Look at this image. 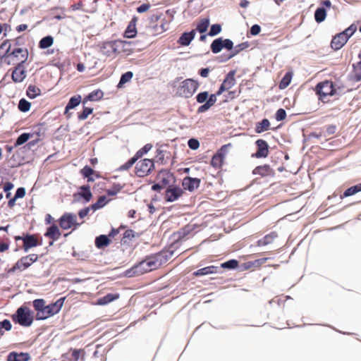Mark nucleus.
I'll return each instance as SVG.
<instances>
[{
  "instance_id": "obj_1",
  "label": "nucleus",
  "mask_w": 361,
  "mask_h": 361,
  "mask_svg": "<svg viewBox=\"0 0 361 361\" xmlns=\"http://www.w3.org/2000/svg\"><path fill=\"white\" fill-rule=\"evenodd\" d=\"M45 135V128L42 124H40L35 127L33 132L30 133H23L17 139L15 145H21L26 142L30 137L35 138V140L30 142V145H34V142L39 140H42Z\"/></svg>"
},
{
  "instance_id": "obj_2",
  "label": "nucleus",
  "mask_w": 361,
  "mask_h": 361,
  "mask_svg": "<svg viewBox=\"0 0 361 361\" xmlns=\"http://www.w3.org/2000/svg\"><path fill=\"white\" fill-rule=\"evenodd\" d=\"M199 87L197 81L192 79H186L182 81L177 88V94L185 98L191 97Z\"/></svg>"
},
{
  "instance_id": "obj_3",
  "label": "nucleus",
  "mask_w": 361,
  "mask_h": 361,
  "mask_svg": "<svg viewBox=\"0 0 361 361\" xmlns=\"http://www.w3.org/2000/svg\"><path fill=\"white\" fill-rule=\"evenodd\" d=\"M13 319L23 326H30L33 321L31 310L25 306L19 307L16 313L13 316Z\"/></svg>"
},
{
  "instance_id": "obj_4",
  "label": "nucleus",
  "mask_w": 361,
  "mask_h": 361,
  "mask_svg": "<svg viewBox=\"0 0 361 361\" xmlns=\"http://www.w3.org/2000/svg\"><path fill=\"white\" fill-rule=\"evenodd\" d=\"M316 90L322 100H324L328 96L333 95L335 92L332 82L329 80L317 84Z\"/></svg>"
},
{
  "instance_id": "obj_5",
  "label": "nucleus",
  "mask_w": 361,
  "mask_h": 361,
  "mask_svg": "<svg viewBox=\"0 0 361 361\" xmlns=\"http://www.w3.org/2000/svg\"><path fill=\"white\" fill-rule=\"evenodd\" d=\"M154 163L152 160L145 159L139 161L135 166V173L139 177H144L147 175L153 169Z\"/></svg>"
},
{
  "instance_id": "obj_6",
  "label": "nucleus",
  "mask_w": 361,
  "mask_h": 361,
  "mask_svg": "<svg viewBox=\"0 0 361 361\" xmlns=\"http://www.w3.org/2000/svg\"><path fill=\"white\" fill-rule=\"evenodd\" d=\"M146 259L142 260L137 264L135 265L130 269L126 271V275L128 277H133L136 275H141L146 272L151 271Z\"/></svg>"
},
{
  "instance_id": "obj_7",
  "label": "nucleus",
  "mask_w": 361,
  "mask_h": 361,
  "mask_svg": "<svg viewBox=\"0 0 361 361\" xmlns=\"http://www.w3.org/2000/svg\"><path fill=\"white\" fill-rule=\"evenodd\" d=\"M77 216L72 213H66L60 218V226L67 230L73 226H79L80 224L77 223Z\"/></svg>"
},
{
  "instance_id": "obj_8",
  "label": "nucleus",
  "mask_w": 361,
  "mask_h": 361,
  "mask_svg": "<svg viewBox=\"0 0 361 361\" xmlns=\"http://www.w3.org/2000/svg\"><path fill=\"white\" fill-rule=\"evenodd\" d=\"M8 57L13 63H16L18 65L23 64L27 59L28 51L25 49L17 48L10 53Z\"/></svg>"
},
{
  "instance_id": "obj_9",
  "label": "nucleus",
  "mask_w": 361,
  "mask_h": 361,
  "mask_svg": "<svg viewBox=\"0 0 361 361\" xmlns=\"http://www.w3.org/2000/svg\"><path fill=\"white\" fill-rule=\"evenodd\" d=\"M256 145L257 147V150L253 156L257 158L267 157L269 154V146L267 142L264 140L259 139L256 141Z\"/></svg>"
},
{
  "instance_id": "obj_10",
  "label": "nucleus",
  "mask_w": 361,
  "mask_h": 361,
  "mask_svg": "<svg viewBox=\"0 0 361 361\" xmlns=\"http://www.w3.org/2000/svg\"><path fill=\"white\" fill-rule=\"evenodd\" d=\"M183 194V190L178 187H170L166 191L165 199L167 202H173L177 200Z\"/></svg>"
},
{
  "instance_id": "obj_11",
  "label": "nucleus",
  "mask_w": 361,
  "mask_h": 361,
  "mask_svg": "<svg viewBox=\"0 0 361 361\" xmlns=\"http://www.w3.org/2000/svg\"><path fill=\"white\" fill-rule=\"evenodd\" d=\"M33 307L37 312L36 319L41 320L45 319V302L43 299H37L33 301Z\"/></svg>"
},
{
  "instance_id": "obj_12",
  "label": "nucleus",
  "mask_w": 361,
  "mask_h": 361,
  "mask_svg": "<svg viewBox=\"0 0 361 361\" xmlns=\"http://www.w3.org/2000/svg\"><path fill=\"white\" fill-rule=\"evenodd\" d=\"M348 40L347 37H345L343 33L340 32L332 39L331 47L334 50H338L345 44Z\"/></svg>"
},
{
  "instance_id": "obj_13",
  "label": "nucleus",
  "mask_w": 361,
  "mask_h": 361,
  "mask_svg": "<svg viewBox=\"0 0 361 361\" xmlns=\"http://www.w3.org/2000/svg\"><path fill=\"white\" fill-rule=\"evenodd\" d=\"M200 183V180L197 178L185 177L183 180V187L190 192L197 189Z\"/></svg>"
},
{
  "instance_id": "obj_14",
  "label": "nucleus",
  "mask_w": 361,
  "mask_h": 361,
  "mask_svg": "<svg viewBox=\"0 0 361 361\" xmlns=\"http://www.w3.org/2000/svg\"><path fill=\"white\" fill-rule=\"evenodd\" d=\"M101 51L106 56H111L113 54H116L115 40L103 43L101 47Z\"/></svg>"
},
{
  "instance_id": "obj_15",
  "label": "nucleus",
  "mask_w": 361,
  "mask_h": 361,
  "mask_svg": "<svg viewBox=\"0 0 361 361\" xmlns=\"http://www.w3.org/2000/svg\"><path fill=\"white\" fill-rule=\"evenodd\" d=\"M64 301V298L59 299L56 302L47 305V318L58 313L61 309Z\"/></svg>"
},
{
  "instance_id": "obj_16",
  "label": "nucleus",
  "mask_w": 361,
  "mask_h": 361,
  "mask_svg": "<svg viewBox=\"0 0 361 361\" xmlns=\"http://www.w3.org/2000/svg\"><path fill=\"white\" fill-rule=\"evenodd\" d=\"M116 54L121 53L128 54L130 51L131 42L123 40H115Z\"/></svg>"
},
{
  "instance_id": "obj_17",
  "label": "nucleus",
  "mask_w": 361,
  "mask_h": 361,
  "mask_svg": "<svg viewBox=\"0 0 361 361\" xmlns=\"http://www.w3.org/2000/svg\"><path fill=\"white\" fill-rule=\"evenodd\" d=\"M161 255L159 254L149 256L145 259L152 271L157 269L161 264Z\"/></svg>"
},
{
  "instance_id": "obj_18",
  "label": "nucleus",
  "mask_w": 361,
  "mask_h": 361,
  "mask_svg": "<svg viewBox=\"0 0 361 361\" xmlns=\"http://www.w3.org/2000/svg\"><path fill=\"white\" fill-rule=\"evenodd\" d=\"M25 72L22 64L18 65L12 73V78L15 82H20L25 78Z\"/></svg>"
},
{
  "instance_id": "obj_19",
  "label": "nucleus",
  "mask_w": 361,
  "mask_h": 361,
  "mask_svg": "<svg viewBox=\"0 0 361 361\" xmlns=\"http://www.w3.org/2000/svg\"><path fill=\"white\" fill-rule=\"evenodd\" d=\"M195 30H192L188 32H184L180 37L178 42L183 46H188L195 36Z\"/></svg>"
},
{
  "instance_id": "obj_20",
  "label": "nucleus",
  "mask_w": 361,
  "mask_h": 361,
  "mask_svg": "<svg viewBox=\"0 0 361 361\" xmlns=\"http://www.w3.org/2000/svg\"><path fill=\"white\" fill-rule=\"evenodd\" d=\"M61 235L59 228L56 226H51L47 231V237L52 239L51 241L49 242V245H52L54 241L57 240Z\"/></svg>"
},
{
  "instance_id": "obj_21",
  "label": "nucleus",
  "mask_w": 361,
  "mask_h": 361,
  "mask_svg": "<svg viewBox=\"0 0 361 361\" xmlns=\"http://www.w3.org/2000/svg\"><path fill=\"white\" fill-rule=\"evenodd\" d=\"M219 269V268L218 267L209 266L198 269L197 271H195L193 274L196 276H200L211 274H215L218 272Z\"/></svg>"
},
{
  "instance_id": "obj_22",
  "label": "nucleus",
  "mask_w": 361,
  "mask_h": 361,
  "mask_svg": "<svg viewBox=\"0 0 361 361\" xmlns=\"http://www.w3.org/2000/svg\"><path fill=\"white\" fill-rule=\"evenodd\" d=\"M235 71H230L226 78L224 80L222 85L227 89L229 90L231 87H233L235 84Z\"/></svg>"
},
{
  "instance_id": "obj_23",
  "label": "nucleus",
  "mask_w": 361,
  "mask_h": 361,
  "mask_svg": "<svg viewBox=\"0 0 361 361\" xmlns=\"http://www.w3.org/2000/svg\"><path fill=\"white\" fill-rule=\"evenodd\" d=\"M230 146V145H224L221 149V152L225 150V149ZM223 159H224V157H223V154H222V152H219L217 154H215L212 159V161H211V164L212 165L214 166V167H216V168H219L221 166L222 164V162H223Z\"/></svg>"
},
{
  "instance_id": "obj_24",
  "label": "nucleus",
  "mask_w": 361,
  "mask_h": 361,
  "mask_svg": "<svg viewBox=\"0 0 361 361\" xmlns=\"http://www.w3.org/2000/svg\"><path fill=\"white\" fill-rule=\"evenodd\" d=\"M81 102V96L80 95H75L73 97H72L66 108H65V114H68L69 110L71 109H73L74 108H75L76 106H78Z\"/></svg>"
},
{
  "instance_id": "obj_25",
  "label": "nucleus",
  "mask_w": 361,
  "mask_h": 361,
  "mask_svg": "<svg viewBox=\"0 0 361 361\" xmlns=\"http://www.w3.org/2000/svg\"><path fill=\"white\" fill-rule=\"evenodd\" d=\"M29 355L27 353H11L7 357V361H27Z\"/></svg>"
},
{
  "instance_id": "obj_26",
  "label": "nucleus",
  "mask_w": 361,
  "mask_h": 361,
  "mask_svg": "<svg viewBox=\"0 0 361 361\" xmlns=\"http://www.w3.org/2000/svg\"><path fill=\"white\" fill-rule=\"evenodd\" d=\"M110 243V240L106 235H100L95 239V245L97 248H102Z\"/></svg>"
},
{
  "instance_id": "obj_27",
  "label": "nucleus",
  "mask_w": 361,
  "mask_h": 361,
  "mask_svg": "<svg viewBox=\"0 0 361 361\" xmlns=\"http://www.w3.org/2000/svg\"><path fill=\"white\" fill-rule=\"evenodd\" d=\"M271 173V168L269 165L259 166L253 170V174L265 176Z\"/></svg>"
},
{
  "instance_id": "obj_28",
  "label": "nucleus",
  "mask_w": 361,
  "mask_h": 361,
  "mask_svg": "<svg viewBox=\"0 0 361 361\" xmlns=\"http://www.w3.org/2000/svg\"><path fill=\"white\" fill-rule=\"evenodd\" d=\"M103 97V92L100 90H94L90 92L83 100L85 104L87 101H97Z\"/></svg>"
},
{
  "instance_id": "obj_29",
  "label": "nucleus",
  "mask_w": 361,
  "mask_h": 361,
  "mask_svg": "<svg viewBox=\"0 0 361 361\" xmlns=\"http://www.w3.org/2000/svg\"><path fill=\"white\" fill-rule=\"evenodd\" d=\"M277 237L276 233H271L257 241L259 246H264L271 243Z\"/></svg>"
},
{
  "instance_id": "obj_30",
  "label": "nucleus",
  "mask_w": 361,
  "mask_h": 361,
  "mask_svg": "<svg viewBox=\"0 0 361 361\" xmlns=\"http://www.w3.org/2000/svg\"><path fill=\"white\" fill-rule=\"evenodd\" d=\"M224 39L222 38H217L214 39L211 44V49L214 54H217L223 49Z\"/></svg>"
},
{
  "instance_id": "obj_31",
  "label": "nucleus",
  "mask_w": 361,
  "mask_h": 361,
  "mask_svg": "<svg viewBox=\"0 0 361 361\" xmlns=\"http://www.w3.org/2000/svg\"><path fill=\"white\" fill-rule=\"evenodd\" d=\"M326 17V11L324 8L319 7L314 13V19L317 23L323 22Z\"/></svg>"
},
{
  "instance_id": "obj_32",
  "label": "nucleus",
  "mask_w": 361,
  "mask_h": 361,
  "mask_svg": "<svg viewBox=\"0 0 361 361\" xmlns=\"http://www.w3.org/2000/svg\"><path fill=\"white\" fill-rule=\"evenodd\" d=\"M137 30L134 19L128 25L126 32L125 37L127 38H133L136 35Z\"/></svg>"
},
{
  "instance_id": "obj_33",
  "label": "nucleus",
  "mask_w": 361,
  "mask_h": 361,
  "mask_svg": "<svg viewBox=\"0 0 361 361\" xmlns=\"http://www.w3.org/2000/svg\"><path fill=\"white\" fill-rule=\"evenodd\" d=\"M118 298V294H107L98 300L97 303L101 305H106Z\"/></svg>"
},
{
  "instance_id": "obj_34",
  "label": "nucleus",
  "mask_w": 361,
  "mask_h": 361,
  "mask_svg": "<svg viewBox=\"0 0 361 361\" xmlns=\"http://www.w3.org/2000/svg\"><path fill=\"white\" fill-rule=\"evenodd\" d=\"M37 245V240L33 236H26L23 238V247L25 251Z\"/></svg>"
},
{
  "instance_id": "obj_35",
  "label": "nucleus",
  "mask_w": 361,
  "mask_h": 361,
  "mask_svg": "<svg viewBox=\"0 0 361 361\" xmlns=\"http://www.w3.org/2000/svg\"><path fill=\"white\" fill-rule=\"evenodd\" d=\"M361 192V183L348 188L342 195V197H347Z\"/></svg>"
},
{
  "instance_id": "obj_36",
  "label": "nucleus",
  "mask_w": 361,
  "mask_h": 361,
  "mask_svg": "<svg viewBox=\"0 0 361 361\" xmlns=\"http://www.w3.org/2000/svg\"><path fill=\"white\" fill-rule=\"evenodd\" d=\"M270 123L268 119L264 118L256 126V132L260 133L267 130L269 128Z\"/></svg>"
},
{
  "instance_id": "obj_37",
  "label": "nucleus",
  "mask_w": 361,
  "mask_h": 361,
  "mask_svg": "<svg viewBox=\"0 0 361 361\" xmlns=\"http://www.w3.org/2000/svg\"><path fill=\"white\" fill-rule=\"evenodd\" d=\"M292 79V74L290 72L286 73L279 83V88L283 90L286 88L290 83Z\"/></svg>"
},
{
  "instance_id": "obj_38",
  "label": "nucleus",
  "mask_w": 361,
  "mask_h": 361,
  "mask_svg": "<svg viewBox=\"0 0 361 361\" xmlns=\"http://www.w3.org/2000/svg\"><path fill=\"white\" fill-rule=\"evenodd\" d=\"M209 25V18H203L197 23V30L199 32L203 33L207 31Z\"/></svg>"
},
{
  "instance_id": "obj_39",
  "label": "nucleus",
  "mask_w": 361,
  "mask_h": 361,
  "mask_svg": "<svg viewBox=\"0 0 361 361\" xmlns=\"http://www.w3.org/2000/svg\"><path fill=\"white\" fill-rule=\"evenodd\" d=\"M80 189L82 192H80L78 195L84 198L85 202H88L92 197V193L90 190V188L88 186H82Z\"/></svg>"
},
{
  "instance_id": "obj_40",
  "label": "nucleus",
  "mask_w": 361,
  "mask_h": 361,
  "mask_svg": "<svg viewBox=\"0 0 361 361\" xmlns=\"http://www.w3.org/2000/svg\"><path fill=\"white\" fill-rule=\"evenodd\" d=\"M106 198L105 196H101L94 204L91 205V208L93 211H96L100 208H102L106 204Z\"/></svg>"
},
{
  "instance_id": "obj_41",
  "label": "nucleus",
  "mask_w": 361,
  "mask_h": 361,
  "mask_svg": "<svg viewBox=\"0 0 361 361\" xmlns=\"http://www.w3.org/2000/svg\"><path fill=\"white\" fill-rule=\"evenodd\" d=\"M63 9L61 8H56L53 11H51L49 13V19L55 18L57 20H61L64 18L63 16Z\"/></svg>"
},
{
  "instance_id": "obj_42",
  "label": "nucleus",
  "mask_w": 361,
  "mask_h": 361,
  "mask_svg": "<svg viewBox=\"0 0 361 361\" xmlns=\"http://www.w3.org/2000/svg\"><path fill=\"white\" fill-rule=\"evenodd\" d=\"M10 49L11 44L9 42H4V43H2L1 45L0 46V56L1 57H8V55L10 54Z\"/></svg>"
},
{
  "instance_id": "obj_43",
  "label": "nucleus",
  "mask_w": 361,
  "mask_h": 361,
  "mask_svg": "<svg viewBox=\"0 0 361 361\" xmlns=\"http://www.w3.org/2000/svg\"><path fill=\"white\" fill-rule=\"evenodd\" d=\"M40 94V90L35 85H30L27 90L28 97L33 99Z\"/></svg>"
},
{
  "instance_id": "obj_44",
  "label": "nucleus",
  "mask_w": 361,
  "mask_h": 361,
  "mask_svg": "<svg viewBox=\"0 0 361 361\" xmlns=\"http://www.w3.org/2000/svg\"><path fill=\"white\" fill-rule=\"evenodd\" d=\"M133 75V74L130 71H128V72L123 73L121 77L120 81L118 84V87H121L123 85H124L127 82L130 81L132 79Z\"/></svg>"
},
{
  "instance_id": "obj_45",
  "label": "nucleus",
  "mask_w": 361,
  "mask_h": 361,
  "mask_svg": "<svg viewBox=\"0 0 361 361\" xmlns=\"http://www.w3.org/2000/svg\"><path fill=\"white\" fill-rule=\"evenodd\" d=\"M249 47L248 42H243L241 44H239L233 47V54L228 57V59H231L233 56L238 54L240 51L247 49Z\"/></svg>"
},
{
  "instance_id": "obj_46",
  "label": "nucleus",
  "mask_w": 361,
  "mask_h": 361,
  "mask_svg": "<svg viewBox=\"0 0 361 361\" xmlns=\"http://www.w3.org/2000/svg\"><path fill=\"white\" fill-rule=\"evenodd\" d=\"M152 147L151 144L145 145L142 149L137 152L136 154L133 157L136 158L137 160L139 158L142 157L145 154L147 153Z\"/></svg>"
},
{
  "instance_id": "obj_47",
  "label": "nucleus",
  "mask_w": 361,
  "mask_h": 361,
  "mask_svg": "<svg viewBox=\"0 0 361 361\" xmlns=\"http://www.w3.org/2000/svg\"><path fill=\"white\" fill-rule=\"evenodd\" d=\"M31 264H32V263L30 262H29L28 258L25 257L21 258L20 260H19L16 263V267H18V269H25L27 267H28L29 266H30Z\"/></svg>"
},
{
  "instance_id": "obj_48",
  "label": "nucleus",
  "mask_w": 361,
  "mask_h": 361,
  "mask_svg": "<svg viewBox=\"0 0 361 361\" xmlns=\"http://www.w3.org/2000/svg\"><path fill=\"white\" fill-rule=\"evenodd\" d=\"M238 262L235 259H231V260H228L224 263H222L221 265V268H224V269H235L238 267Z\"/></svg>"
},
{
  "instance_id": "obj_49",
  "label": "nucleus",
  "mask_w": 361,
  "mask_h": 361,
  "mask_svg": "<svg viewBox=\"0 0 361 361\" xmlns=\"http://www.w3.org/2000/svg\"><path fill=\"white\" fill-rule=\"evenodd\" d=\"M18 108L19 109L23 112H26L30 110V103L28 102L25 99H21L19 101L18 104Z\"/></svg>"
},
{
  "instance_id": "obj_50",
  "label": "nucleus",
  "mask_w": 361,
  "mask_h": 361,
  "mask_svg": "<svg viewBox=\"0 0 361 361\" xmlns=\"http://www.w3.org/2000/svg\"><path fill=\"white\" fill-rule=\"evenodd\" d=\"M355 78L357 81L361 80V61L353 64Z\"/></svg>"
},
{
  "instance_id": "obj_51",
  "label": "nucleus",
  "mask_w": 361,
  "mask_h": 361,
  "mask_svg": "<svg viewBox=\"0 0 361 361\" xmlns=\"http://www.w3.org/2000/svg\"><path fill=\"white\" fill-rule=\"evenodd\" d=\"M80 172L85 178H88V180H92V178L90 177L94 172L93 169L91 167L85 166L82 169H81Z\"/></svg>"
},
{
  "instance_id": "obj_52",
  "label": "nucleus",
  "mask_w": 361,
  "mask_h": 361,
  "mask_svg": "<svg viewBox=\"0 0 361 361\" xmlns=\"http://www.w3.org/2000/svg\"><path fill=\"white\" fill-rule=\"evenodd\" d=\"M356 30H357V27L353 24L341 32L343 33L345 37H347L348 39H349L353 35V33L356 31Z\"/></svg>"
},
{
  "instance_id": "obj_53",
  "label": "nucleus",
  "mask_w": 361,
  "mask_h": 361,
  "mask_svg": "<svg viewBox=\"0 0 361 361\" xmlns=\"http://www.w3.org/2000/svg\"><path fill=\"white\" fill-rule=\"evenodd\" d=\"M93 109L90 107H85L82 112L78 115L80 120H85L90 114L92 113Z\"/></svg>"
},
{
  "instance_id": "obj_54",
  "label": "nucleus",
  "mask_w": 361,
  "mask_h": 361,
  "mask_svg": "<svg viewBox=\"0 0 361 361\" xmlns=\"http://www.w3.org/2000/svg\"><path fill=\"white\" fill-rule=\"evenodd\" d=\"M221 31V27L219 24H214L211 26L209 35L215 36Z\"/></svg>"
},
{
  "instance_id": "obj_55",
  "label": "nucleus",
  "mask_w": 361,
  "mask_h": 361,
  "mask_svg": "<svg viewBox=\"0 0 361 361\" xmlns=\"http://www.w3.org/2000/svg\"><path fill=\"white\" fill-rule=\"evenodd\" d=\"M208 97H209V93L207 92H200L196 97L197 102L198 103L206 102L207 101Z\"/></svg>"
},
{
  "instance_id": "obj_56",
  "label": "nucleus",
  "mask_w": 361,
  "mask_h": 361,
  "mask_svg": "<svg viewBox=\"0 0 361 361\" xmlns=\"http://www.w3.org/2000/svg\"><path fill=\"white\" fill-rule=\"evenodd\" d=\"M136 158L132 157L126 163L121 166L119 169L121 171L128 170L136 162Z\"/></svg>"
},
{
  "instance_id": "obj_57",
  "label": "nucleus",
  "mask_w": 361,
  "mask_h": 361,
  "mask_svg": "<svg viewBox=\"0 0 361 361\" xmlns=\"http://www.w3.org/2000/svg\"><path fill=\"white\" fill-rule=\"evenodd\" d=\"M188 147L193 150L199 148L200 142L197 139L190 138L188 142Z\"/></svg>"
},
{
  "instance_id": "obj_58",
  "label": "nucleus",
  "mask_w": 361,
  "mask_h": 361,
  "mask_svg": "<svg viewBox=\"0 0 361 361\" xmlns=\"http://www.w3.org/2000/svg\"><path fill=\"white\" fill-rule=\"evenodd\" d=\"M286 116V111L283 109H279L276 113V119L278 121H283Z\"/></svg>"
},
{
  "instance_id": "obj_59",
  "label": "nucleus",
  "mask_w": 361,
  "mask_h": 361,
  "mask_svg": "<svg viewBox=\"0 0 361 361\" xmlns=\"http://www.w3.org/2000/svg\"><path fill=\"white\" fill-rule=\"evenodd\" d=\"M222 45H223V48H225L228 50H231L233 49V43L229 39H224V43Z\"/></svg>"
},
{
  "instance_id": "obj_60",
  "label": "nucleus",
  "mask_w": 361,
  "mask_h": 361,
  "mask_svg": "<svg viewBox=\"0 0 361 361\" xmlns=\"http://www.w3.org/2000/svg\"><path fill=\"white\" fill-rule=\"evenodd\" d=\"M260 31H261V27H260L259 25H258L257 24L256 25H253L251 27L250 30V34L252 35H254V36L258 35L260 32Z\"/></svg>"
},
{
  "instance_id": "obj_61",
  "label": "nucleus",
  "mask_w": 361,
  "mask_h": 361,
  "mask_svg": "<svg viewBox=\"0 0 361 361\" xmlns=\"http://www.w3.org/2000/svg\"><path fill=\"white\" fill-rule=\"evenodd\" d=\"M121 189V187L120 185H115L113 189L108 190L107 194L111 196L116 195Z\"/></svg>"
},
{
  "instance_id": "obj_62",
  "label": "nucleus",
  "mask_w": 361,
  "mask_h": 361,
  "mask_svg": "<svg viewBox=\"0 0 361 361\" xmlns=\"http://www.w3.org/2000/svg\"><path fill=\"white\" fill-rule=\"evenodd\" d=\"M90 210H92L91 207H88L81 209L78 212L79 217L80 219H83L88 214V213L90 212Z\"/></svg>"
},
{
  "instance_id": "obj_63",
  "label": "nucleus",
  "mask_w": 361,
  "mask_h": 361,
  "mask_svg": "<svg viewBox=\"0 0 361 361\" xmlns=\"http://www.w3.org/2000/svg\"><path fill=\"white\" fill-rule=\"evenodd\" d=\"M25 195V190L24 188H19L17 189L16 192L15 194L16 198H22Z\"/></svg>"
},
{
  "instance_id": "obj_64",
  "label": "nucleus",
  "mask_w": 361,
  "mask_h": 361,
  "mask_svg": "<svg viewBox=\"0 0 361 361\" xmlns=\"http://www.w3.org/2000/svg\"><path fill=\"white\" fill-rule=\"evenodd\" d=\"M216 97L217 95L216 94H212L208 97L207 101L206 102L212 107L216 103Z\"/></svg>"
}]
</instances>
